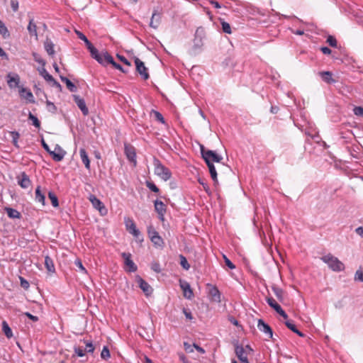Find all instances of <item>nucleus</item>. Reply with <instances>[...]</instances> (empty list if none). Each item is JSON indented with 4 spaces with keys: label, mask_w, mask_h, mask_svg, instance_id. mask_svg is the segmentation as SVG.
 Listing matches in <instances>:
<instances>
[{
    "label": "nucleus",
    "mask_w": 363,
    "mask_h": 363,
    "mask_svg": "<svg viewBox=\"0 0 363 363\" xmlns=\"http://www.w3.org/2000/svg\"><path fill=\"white\" fill-rule=\"evenodd\" d=\"M75 266L79 269V270L84 274H86V270L82 264V262L80 259H77L74 261Z\"/></svg>",
    "instance_id": "nucleus-50"
},
{
    "label": "nucleus",
    "mask_w": 363,
    "mask_h": 363,
    "mask_svg": "<svg viewBox=\"0 0 363 363\" xmlns=\"http://www.w3.org/2000/svg\"><path fill=\"white\" fill-rule=\"evenodd\" d=\"M257 328L260 331L264 333L265 334L269 335V337L270 338H272V336H273L272 330L268 324H267L264 322L263 320H262V319L258 320Z\"/></svg>",
    "instance_id": "nucleus-15"
},
{
    "label": "nucleus",
    "mask_w": 363,
    "mask_h": 363,
    "mask_svg": "<svg viewBox=\"0 0 363 363\" xmlns=\"http://www.w3.org/2000/svg\"><path fill=\"white\" fill-rule=\"evenodd\" d=\"M6 82L10 88H16L19 86L20 77L18 74L9 73L6 75Z\"/></svg>",
    "instance_id": "nucleus-11"
},
{
    "label": "nucleus",
    "mask_w": 363,
    "mask_h": 363,
    "mask_svg": "<svg viewBox=\"0 0 363 363\" xmlns=\"http://www.w3.org/2000/svg\"><path fill=\"white\" fill-rule=\"evenodd\" d=\"M147 233L150 237V239H151L152 235H159V233L152 226L147 227Z\"/></svg>",
    "instance_id": "nucleus-56"
},
{
    "label": "nucleus",
    "mask_w": 363,
    "mask_h": 363,
    "mask_svg": "<svg viewBox=\"0 0 363 363\" xmlns=\"http://www.w3.org/2000/svg\"><path fill=\"white\" fill-rule=\"evenodd\" d=\"M11 135L12 137V143L15 147H18V140L20 137V134L17 131L11 132Z\"/></svg>",
    "instance_id": "nucleus-46"
},
{
    "label": "nucleus",
    "mask_w": 363,
    "mask_h": 363,
    "mask_svg": "<svg viewBox=\"0 0 363 363\" xmlns=\"http://www.w3.org/2000/svg\"><path fill=\"white\" fill-rule=\"evenodd\" d=\"M319 75L321 77L323 81L327 84H334L336 80L333 78V74L330 71L320 72Z\"/></svg>",
    "instance_id": "nucleus-20"
},
{
    "label": "nucleus",
    "mask_w": 363,
    "mask_h": 363,
    "mask_svg": "<svg viewBox=\"0 0 363 363\" xmlns=\"http://www.w3.org/2000/svg\"><path fill=\"white\" fill-rule=\"evenodd\" d=\"M150 240L156 247L163 248L164 246V242L160 235H152Z\"/></svg>",
    "instance_id": "nucleus-28"
},
{
    "label": "nucleus",
    "mask_w": 363,
    "mask_h": 363,
    "mask_svg": "<svg viewBox=\"0 0 363 363\" xmlns=\"http://www.w3.org/2000/svg\"><path fill=\"white\" fill-rule=\"evenodd\" d=\"M28 119L30 120L33 122V125L35 128H40V121L38 119V118L32 114L30 112L28 114Z\"/></svg>",
    "instance_id": "nucleus-41"
},
{
    "label": "nucleus",
    "mask_w": 363,
    "mask_h": 363,
    "mask_svg": "<svg viewBox=\"0 0 363 363\" xmlns=\"http://www.w3.org/2000/svg\"><path fill=\"white\" fill-rule=\"evenodd\" d=\"M0 34L3 35L4 38H6L9 36V33L6 27L5 24L0 20Z\"/></svg>",
    "instance_id": "nucleus-42"
},
{
    "label": "nucleus",
    "mask_w": 363,
    "mask_h": 363,
    "mask_svg": "<svg viewBox=\"0 0 363 363\" xmlns=\"http://www.w3.org/2000/svg\"><path fill=\"white\" fill-rule=\"evenodd\" d=\"M74 101L77 105L78 108L82 111L84 116H87L89 114V109L86 107L85 101L84 99L81 98L78 95L72 96Z\"/></svg>",
    "instance_id": "nucleus-12"
},
{
    "label": "nucleus",
    "mask_w": 363,
    "mask_h": 363,
    "mask_svg": "<svg viewBox=\"0 0 363 363\" xmlns=\"http://www.w3.org/2000/svg\"><path fill=\"white\" fill-rule=\"evenodd\" d=\"M153 113L155 114V118L157 121L161 122L162 123H165L163 116L160 112H158L157 111H153Z\"/></svg>",
    "instance_id": "nucleus-55"
},
{
    "label": "nucleus",
    "mask_w": 363,
    "mask_h": 363,
    "mask_svg": "<svg viewBox=\"0 0 363 363\" xmlns=\"http://www.w3.org/2000/svg\"><path fill=\"white\" fill-rule=\"evenodd\" d=\"M46 105H47L48 111L49 112H51L52 113H55L56 112L57 107L55 106V105L52 102L47 100Z\"/></svg>",
    "instance_id": "nucleus-52"
},
{
    "label": "nucleus",
    "mask_w": 363,
    "mask_h": 363,
    "mask_svg": "<svg viewBox=\"0 0 363 363\" xmlns=\"http://www.w3.org/2000/svg\"><path fill=\"white\" fill-rule=\"evenodd\" d=\"M75 33L77 35L78 38L85 43L86 47H89L92 44L82 32L76 30Z\"/></svg>",
    "instance_id": "nucleus-43"
},
{
    "label": "nucleus",
    "mask_w": 363,
    "mask_h": 363,
    "mask_svg": "<svg viewBox=\"0 0 363 363\" xmlns=\"http://www.w3.org/2000/svg\"><path fill=\"white\" fill-rule=\"evenodd\" d=\"M79 155H80L82 162L85 165V167L87 169H90V160H89L88 154H87L86 151L85 150V149L81 148L79 150Z\"/></svg>",
    "instance_id": "nucleus-22"
},
{
    "label": "nucleus",
    "mask_w": 363,
    "mask_h": 363,
    "mask_svg": "<svg viewBox=\"0 0 363 363\" xmlns=\"http://www.w3.org/2000/svg\"><path fill=\"white\" fill-rule=\"evenodd\" d=\"M200 150L202 158L204 160V161H206V160H208L212 163L213 162L217 163L221 162L223 157L220 155H218L215 151L211 150H206L204 146L202 145H200Z\"/></svg>",
    "instance_id": "nucleus-5"
},
{
    "label": "nucleus",
    "mask_w": 363,
    "mask_h": 363,
    "mask_svg": "<svg viewBox=\"0 0 363 363\" xmlns=\"http://www.w3.org/2000/svg\"><path fill=\"white\" fill-rule=\"evenodd\" d=\"M18 184L23 189H27L31 184L29 177L25 172H21L18 177Z\"/></svg>",
    "instance_id": "nucleus-14"
},
{
    "label": "nucleus",
    "mask_w": 363,
    "mask_h": 363,
    "mask_svg": "<svg viewBox=\"0 0 363 363\" xmlns=\"http://www.w3.org/2000/svg\"><path fill=\"white\" fill-rule=\"evenodd\" d=\"M153 164L155 167V174L160 177L164 181L169 180L172 177L170 170L164 166L162 162L156 157H154Z\"/></svg>",
    "instance_id": "nucleus-4"
},
{
    "label": "nucleus",
    "mask_w": 363,
    "mask_h": 363,
    "mask_svg": "<svg viewBox=\"0 0 363 363\" xmlns=\"http://www.w3.org/2000/svg\"><path fill=\"white\" fill-rule=\"evenodd\" d=\"M21 286L24 289H28L30 286L29 282L24 278L20 277Z\"/></svg>",
    "instance_id": "nucleus-59"
},
{
    "label": "nucleus",
    "mask_w": 363,
    "mask_h": 363,
    "mask_svg": "<svg viewBox=\"0 0 363 363\" xmlns=\"http://www.w3.org/2000/svg\"><path fill=\"white\" fill-rule=\"evenodd\" d=\"M285 325L291 331L294 332L296 329H297L296 325L294 321L291 320H288V318L284 322Z\"/></svg>",
    "instance_id": "nucleus-49"
},
{
    "label": "nucleus",
    "mask_w": 363,
    "mask_h": 363,
    "mask_svg": "<svg viewBox=\"0 0 363 363\" xmlns=\"http://www.w3.org/2000/svg\"><path fill=\"white\" fill-rule=\"evenodd\" d=\"M354 113L358 116H363V107L355 106L353 109Z\"/></svg>",
    "instance_id": "nucleus-57"
},
{
    "label": "nucleus",
    "mask_w": 363,
    "mask_h": 363,
    "mask_svg": "<svg viewBox=\"0 0 363 363\" xmlns=\"http://www.w3.org/2000/svg\"><path fill=\"white\" fill-rule=\"evenodd\" d=\"M326 42L329 44L330 46L333 48H336L337 46V40L333 35H328Z\"/></svg>",
    "instance_id": "nucleus-48"
},
{
    "label": "nucleus",
    "mask_w": 363,
    "mask_h": 363,
    "mask_svg": "<svg viewBox=\"0 0 363 363\" xmlns=\"http://www.w3.org/2000/svg\"><path fill=\"white\" fill-rule=\"evenodd\" d=\"M234 345H235V354L236 356L238 357V359L242 357H245L244 356V353H245V349L243 348L242 346H240L238 345V341H235L234 342Z\"/></svg>",
    "instance_id": "nucleus-35"
},
{
    "label": "nucleus",
    "mask_w": 363,
    "mask_h": 363,
    "mask_svg": "<svg viewBox=\"0 0 363 363\" xmlns=\"http://www.w3.org/2000/svg\"><path fill=\"white\" fill-rule=\"evenodd\" d=\"M354 280L363 282V271L359 269L354 274Z\"/></svg>",
    "instance_id": "nucleus-53"
},
{
    "label": "nucleus",
    "mask_w": 363,
    "mask_h": 363,
    "mask_svg": "<svg viewBox=\"0 0 363 363\" xmlns=\"http://www.w3.org/2000/svg\"><path fill=\"white\" fill-rule=\"evenodd\" d=\"M210 295L212 296L213 300L217 302L220 301V293L217 287L213 286L210 289Z\"/></svg>",
    "instance_id": "nucleus-33"
},
{
    "label": "nucleus",
    "mask_w": 363,
    "mask_h": 363,
    "mask_svg": "<svg viewBox=\"0 0 363 363\" xmlns=\"http://www.w3.org/2000/svg\"><path fill=\"white\" fill-rule=\"evenodd\" d=\"M35 199L36 201L42 203L43 206H45V196L43 193L41 191V188L40 186H38L35 189Z\"/></svg>",
    "instance_id": "nucleus-26"
},
{
    "label": "nucleus",
    "mask_w": 363,
    "mask_h": 363,
    "mask_svg": "<svg viewBox=\"0 0 363 363\" xmlns=\"http://www.w3.org/2000/svg\"><path fill=\"white\" fill-rule=\"evenodd\" d=\"M11 6L14 12H16L18 9V1L17 0L11 1Z\"/></svg>",
    "instance_id": "nucleus-62"
},
{
    "label": "nucleus",
    "mask_w": 363,
    "mask_h": 363,
    "mask_svg": "<svg viewBox=\"0 0 363 363\" xmlns=\"http://www.w3.org/2000/svg\"><path fill=\"white\" fill-rule=\"evenodd\" d=\"M355 233L359 235L361 238H363V226L358 227L355 229Z\"/></svg>",
    "instance_id": "nucleus-64"
},
{
    "label": "nucleus",
    "mask_w": 363,
    "mask_h": 363,
    "mask_svg": "<svg viewBox=\"0 0 363 363\" xmlns=\"http://www.w3.org/2000/svg\"><path fill=\"white\" fill-rule=\"evenodd\" d=\"M179 257L181 266L186 270L189 269L190 264H189L186 258L183 255H179Z\"/></svg>",
    "instance_id": "nucleus-40"
},
{
    "label": "nucleus",
    "mask_w": 363,
    "mask_h": 363,
    "mask_svg": "<svg viewBox=\"0 0 363 363\" xmlns=\"http://www.w3.org/2000/svg\"><path fill=\"white\" fill-rule=\"evenodd\" d=\"M180 286L184 292V296L187 299H191L194 296L193 291L191 289L190 284L186 281H180Z\"/></svg>",
    "instance_id": "nucleus-16"
},
{
    "label": "nucleus",
    "mask_w": 363,
    "mask_h": 363,
    "mask_svg": "<svg viewBox=\"0 0 363 363\" xmlns=\"http://www.w3.org/2000/svg\"><path fill=\"white\" fill-rule=\"evenodd\" d=\"M124 152L128 160L133 162L134 165H136V152L135 148L128 143L124 144Z\"/></svg>",
    "instance_id": "nucleus-7"
},
{
    "label": "nucleus",
    "mask_w": 363,
    "mask_h": 363,
    "mask_svg": "<svg viewBox=\"0 0 363 363\" xmlns=\"http://www.w3.org/2000/svg\"><path fill=\"white\" fill-rule=\"evenodd\" d=\"M33 57H34V60L35 62H38L39 64H40L42 65V67H45L46 62L45 61L42 59L38 54L36 53H33Z\"/></svg>",
    "instance_id": "nucleus-54"
},
{
    "label": "nucleus",
    "mask_w": 363,
    "mask_h": 363,
    "mask_svg": "<svg viewBox=\"0 0 363 363\" xmlns=\"http://www.w3.org/2000/svg\"><path fill=\"white\" fill-rule=\"evenodd\" d=\"M116 57L120 61L123 62L125 65L128 66L131 65L130 62L124 56L117 54Z\"/></svg>",
    "instance_id": "nucleus-61"
},
{
    "label": "nucleus",
    "mask_w": 363,
    "mask_h": 363,
    "mask_svg": "<svg viewBox=\"0 0 363 363\" xmlns=\"http://www.w3.org/2000/svg\"><path fill=\"white\" fill-rule=\"evenodd\" d=\"M160 13H158V9L155 8L150 19V26L153 28H157L160 23Z\"/></svg>",
    "instance_id": "nucleus-18"
},
{
    "label": "nucleus",
    "mask_w": 363,
    "mask_h": 363,
    "mask_svg": "<svg viewBox=\"0 0 363 363\" xmlns=\"http://www.w3.org/2000/svg\"><path fill=\"white\" fill-rule=\"evenodd\" d=\"M135 64L136 67V71L141 75V77L147 80L149 79L150 75L147 72V69L145 66V64L143 62H142L139 58L135 57Z\"/></svg>",
    "instance_id": "nucleus-9"
},
{
    "label": "nucleus",
    "mask_w": 363,
    "mask_h": 363,
    "mask_svg": "<svg viewBox=\"0 0 363 363\" xmlns=\"http://www.w3.org/2000/svg\"><path fill=\"white\" fill-rule=\"evenodd\" d=\"M205 38V29L201 26L198 27L194 34V38L193 40L194 45L189 50L190 55H196L201 51L202 47L203 45V40Z\"/></svg>",
    "instance_id": "nucleus-1"
},
{
    "label": "nucleus",
    "mask_w": 363,
    "mask_h": 363,
    "mask_svg": "<svg viewBox=\"0 0 363 363\" xmlns=\"http://www.w3.org/2000/svg\"><path fill=\"white\" fill-rule=\"evenodd\" d=\"M222 30L224 33L230 34L232 33L230 26L228 23L221 21Z\"/></svg>",
    "instance_id": "nucleus-47"
},
{
    "label": "nucleus",
    "mask_w": 363,
    "mask_h": 363,
    "mask_svg": "<svg viewBox=\"0 0 363 363\" xmlns=\"http://www.w3.org/2000/svg\"><path fill=\"white\" fill-rule=\"evenodd\" d=\"M54 43L51 41V40L47 38L46 40L44 43V48L48 54L50 56H53L55 55V50H54Z\"/></svg>",
    "instance_id": "nucleus-27"
},
{
    "label": "nucleus",
    "mask_w": 363,
    "mask_h": 363,
    "mask_svg": "<svg viewBox=\"0 0 363 363\" xmlns=\"http://www.w3.org/2000/svg\"><path fill=\"white\" fill-rule=\"evenodd\" d=\"M145 184H146V186L152 191L157 193V194L160 192L159 188L152 182L146 181Z\"/></svg>",
    "instance_id": "nucleus-44"
},
{
    "label": "nucleus",
    "mask_w": 363,
    "mask_h": 363,
    "mask_svg": "<svg viewBox=\"0 0 363 363\" xmlns=\"http://www.w3.org/2000/svg\"><path fill=\"white\" fill-rule=\"evenodd\" d=\"M28 30L31 35L38 36L37 34V26L35 23H33V19H30L29 24L28 26Z\"/></svg>",
    "instance_id": "nucleus-37"
},
{
    "label": "nucleus",
    "mask_w": 363,
    "mask_h": 363,
    "mask_svg": "<svg viewBox=\"0 0 363 363\" xmlns=\"http://www.w3.org/2000/svg\"><path fill=\"white\" fill-rule=\"evenodd\" d=\"M320 259L334 272H342L345 269V264L337 257L331 254L323 256Z\"/></svg>",
    "instance_id": "nucleus-2"
},
{
    "label": "nucleus",
    "mask_w": 363,
    "mask_h": 363,
    "mask_svg": "<svg viewBox=\"0 0 363 363\" xmlns=\"http://www.w3.org/2000/svg\"><path fill=\"white\" fill-rule=\"evenodd\" d=\"M205 162L206 163V164L208 167L209 172L211 174V177L212 179L213 180L214 183H218L217 172L216 170L214 164L208 160H206V161H205Z\"/></svg>",
    "instance_id": "nucleus-23"
},
{
    "label": "nucleus",
    "mask_w": 363,
    "mask_h": 363,
    "mask_svg": "<svg viewBox=\"0 0 363 363\" xmlns=\"http://www.w3.org/2000/svg\"><path fill=\"white\" fill-rule=\"evenodd\" d=\"M90 201L91 202L92 205L94 208H97L101 213H103V211H106L105 206L104 203L98 199L95 196L91 195L89 199Z\"/></svg>",
    "instance_id": "nucleus-21"
},
{
    "label": "nucleus",
    "mask_w": 363,
    "mask_h": 363,
    "mask_svg": "<svg viewBox=\"0 0 363 363\" xmlns=\"http://www.w3.org/2000/svg\"><path fill=\"white\" fill-rule=\"evenodd\" d=\"M48 197L51 201L52 205L54 207H57L59 206V201L57 196L52 191H49Z\"/></svg>",
    "instance_id": "nucleus-39"
},
{
    "label": "nucleus",
    "mask_w": 363,
    "mask_h": 363,
    "mask_svg": "<svg viewBox=\"0 0 363 363\" xmlns=\"http://www.w3.org/2000/svg\"><path fill=\"white\" fill-rule=\"evenodd\" d=\"M87 49L89 50L92 58L95 59L96 60H100V55L101 54L99 52V50L92 44L87 47Z\"/></svg>",
    "instance_id": "nucleus-36"
},
{
    "label": "nucleus",
    "mask_w": 363,
    "mask_h": 363,
    "mask_svg": "<svg viewBox=\"0 0 363 363\" xmlns=\"http://www.w3.org/2000/svg\"><path fill=\"white\" fill-rule=\"evenodd\" d=\"M4 211L6 212L8 216L10 218H21V214L19 211H18L17 210L14 209V208H12L11 207H5L4 208Z\"/></svg>",
    "instance_id": "nucleus-25"
},
{
    "label": "nucleus",
    "mask_w": 363,
    "mask_h": 363,
    "mask_svg": "<svg viewBox=\"0 0 363 363\" xmlns=\"http://www.w3.org/2000/svg\"><path fill=\"white\" fill-rule=\"evenodd\" d=\"M125 224L126 227V230L132 234L135 238H137L139 241H143V236L140 232V230L136 228L135 223L133 219L130 218H125Z\"/></svg>",
    "instance_id": "nucleus-6"
},
{
    "label": "nucleus",
    "mask_w": 363,
    "mask_h": 363,
    "mask_svg": "<svg viewBox=\"0 0 363 363\" xmlns=\"http://www.w3.org/2000/svg\"><path fill=\"white\" fill-rule=\"evenodd\" d=\"M136 279L139 287L143 290L146 296H149L152 293V288L145 280L142 279L140 277H137Z\"/></svg>",
    "instance_id": "nucleus-13"
},
{
    "label": "nucleus",
    "mask_w": 363,
    "mask_h": 363,
    "mask_svg": "<svg viewBox=\"0 0 363 363\" xmlns=\"http://www.w3.org/2000/svg\"><path fill=\"white\" fill-rule=\"evenodd\" d=\"M41 144L45 150L51 155L52 160L56 162H60L63 160L66 152L59 145H56L55 150H51L44 139L41 140Z\"/></svg>",
    "instance_id": "nucleus-3"
},
{
    "label": "nucleus",
    "mask_w": 363,
    "mask_h": 363,
    "mask_svg": "<svg viewBox=\"0 0 363 363\" xmlns=\"http://www.w3.org/2000/svg\"><path fill=\"white\" fill-rule=\"evenodd\" d=\"M83 342L85 344L84 350L86 353H92L94 351V346L92 344L91 341H86V340H82Z\"/></svg>",
    "instance_id": "nucleus-38"
},
{
    "label": "nucleus",
    "mask_w": 363,
    "mask_h": 363,
    "mask_svg": "<svg viewBox=\"0 0 363 363\" xmlns=\"http://www.w3.org/2000/svg\"><path fill=\"white\" fill-rule=\"evenodd\" d=\"M104 58L106 62L112 65L114 68L121 71L122 72H126L120 64L116 63L114 61L113 57L108 52H104Z\"/></svg>",
    "instance_id": "nucleus-17"
},
{
    "label": "nucleus",
    "mask_w": 363,
    "mask_h": 363,
    "mask_svg": "<svg viewBox=\"0 0 363 363\" xmlns=\"http://www.w3.org/2000/svg\"><path fill=\"white\" fill-rule=\"evenodd\" d=\"M155 209L159 216H162V213H166V206L164 203L159 200L155 201Z\"/></svg>",
    "instance_id": "nucleus-24"
},
{
    "label": "nucleus",
    "mask_w": 363,
    "mask_h": 363,
    "mask_svg": "<svg viewBox=\"0 0 363 363\" xmlns=\"http://www.w3.org/2000/svg\"><path fill=\"white\" fill-rule=\"evenodd\" d=\"M19 92L22 98L26 99L30 103H35L33 95L30 90L22 87L19 90Z\"/></svg>",
    "instance_id": "nucleus-19"
},
{
    "label": "nucleus",
    "mask_w": 363,
    "mask_h": 363,
    "mask_svg": "<svg viewBox=\"0 0 363 363\" xmlns=\"http://www.w3.org/2000/svg\"><path fill=\"white\" fill-rule=\"evenodd\" d=\"M184 350L186 352L190 353V352H193L192 346L190 344H189L188 342H185L184 343Z\"/></svg>",
    "instance_id": "nucleus-63"
},
{
    "label": "nucleus",
    "mask_w": 363,
    "mask_h": 363,
    "mask_svg": "<svg viewBox=\"0 0 363 363\" xmlns=\"http://www.w3.org/2000/svg\"><path fill=\"white\" fill-rule=\"evenodd\" d=\"M223 259L226 266H228L230 269L235 268V265L225 255H223Z\"/></svg>",
    "instance_id": "nucleus-58"
},
{
    "label": "nucleus",
    "mask_w": 363,
    "mask_h": 363,
    "mask_svg": "<svg viewBox=\"0 0 363 363\" xmlns=\"http://www.w3.org/2000/svg\"><path fill=\"white\" fill-rule=\"evenodd\" d=\"M74 351L75 354L80 357H82L85 355V353H86L84 350V348L82 346H74Z\"/></svg>",
    "instance_id": "nucleus-45"
},
{
    "label": "nucleus",
    "mask_w": 363,
    "mask_h": 363,
    "mask_svg": "<svg viewBox=\"0 0 363 363\" xmlns=\"http://www.w3.org/2000/svg\"><path fill=\"white\" fill-rule=\"evenodd\" d=\"M272 289L274 294H275V296H277V299L281 302L283 301L284 291L281 288H279L276 286H272Z\"/></svg>",
    "instance_id": "nucleus-34"
},
{
    "label": "nucleus",
    "mask_w": 363,
    "mask_h": 363,
    "mask_svg": "<svg viewBox=\"0 0 363 363\" xmlns=\"http://www.w3.org/2000/svg\"><path fill=\"white\" fill-rule=\"evenodd\" d=\"M2 331L7 338L10 339L13 337L12 330L7 322L5 320L2 322Z\"/></svg>",
    "instance_id": "nucleus-31"
},
{
    "label": "nucleus",
    "mask_w": 363,
    "mask_h": 363,
    "mask_svg": "<svg viewBox=\"0 0 363 363\" xmlns=\"http://www.w3.org/2000/svg\"><path fill=\"white\" fill-rule=\"evenodd\" d=\"M266 301L267 303L269 305V306L272 307L281 317H283L285 320L288 318V315L286 314V313L282 309L281 306L278 304L272 297H267Z\"/></svg>",
    "instance_id": "nucleus-8"
},
{
    "label": "nucleus",
    "mask_w": 363,
    "mask_h": 363,
    "mask_svg": "<svg viewBox=\"0 0 363 363\" xmlns=\"http://www.w3.org/2000/svg\"><path fill=\"white\" fill-rule=\"evenodd\" d=\"M45 265L48 272H55V269L53 260L49 256H46L45 257Z\"/></svg>",
    "instance_id": "nucleus-32"
},
{
    "label": "nucleus",
    "mask_w": 363,
    "mask_h": 363,
    "mask_svg": "<svg viewBox=\"0 0 363 363\" xmlns=\"http://www.w3.org/2000/svg\"><path fill=\"white\" fill-rule=\"evenodd\" d=\"M121 257L124 259V264L128 267V272H135L137 271L138 267L134 262L131 259V254L129 252H122L121 254Z\"/></svg>",
    "instance_id": "nucleus-10"
},
{
    "label": "nucleus",
    "mask_w": 363,
    "mask_h": 363,
    "mask_svg": "<svg viewBox=\"0 0 363 363\" xmlns=\"http://www.w3.org/2000/svg\"><path fill=\"white\" fill-rule=\"evenodd\" d=\"M38 71L40 76H42L47 82H50L51 81H54V78L47 72L45 67H38Z\"/></svg>",
    "instance_id": "nucleus-30"
},
{
    "label": "nucleus",
    "mask_w": 363,
    "mask_h": 363,
    "mask_svg": "<svg viewBox=\"0 0 363 363\" xmlns=\"http://www.w3.org/2000/svg\"><path fill=\"white\" fill-rule=\"evenodd\" d=\"M110 351L108 348L107 346H104L102 351H101V357L102 359H107L108 358L110 357Z\"/></svg>",
    "instance_id": "nucleus-51"
},
{
    "label": "nucleus",
    "mask_w": 363,
    "mask_h": 363,
    "mask_svg": "<svg viewBox=\"0 0 363 363\" xmlns=\"http://www.w3.org/2000/svg\"><path fill=\"white\" fill-rule=\"evenodd\" d=\"M60 79L66 84L67 89L72 92H76L77 90V86L72 83L67 77L60 76Z\"/></svg>",
    "instance_id": "nucleus-29"
},
{
    "label": "nucleus",
    "mask_w": 363,
    "mask_h": 363,
    "mask_svg": "<svg viewBox=\"0 0 363 363\" xmlns=\"http://www.w3.org/2000/svg\"><path fill=\"white\" fill-rule=\"evenodd\" d=\"M151 269L157 273H160L161 272L160 264L158 262L152 263Z\"/></svg>",
    "instance_id": "nucleus-60"
}]
</instances>
